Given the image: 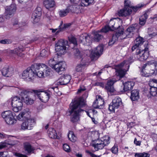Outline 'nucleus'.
Returning <instances> with one entry per match:
<instances>
[{
  "label": "nucleus",
  "instance_id": "1",
  "mask_svg": "<svg viewBox=\"0 0 157 157\" xmlns=\"http://www.w3.org/2000/svg\"><path fill=\"white\" fill-rule=\"evenodd\" d=\"M85 105V100L83 98H80L75 99L73 103L70 104L71 110V121L73 122L77 121L79 119V113L83 111L81 108Z\"/></svg>",
  "mask_w": 157,
  "mask_h": 157
},
{
  "label": "nucleus",
  "instance_id": "2",
  "mask_svg": "<svg viewBox=\"0 0 157 157\" xmlns=\"http://www.w3.org/2000/svg\"><path fill=\"white\" fill-rule=\"evenodd\" d=\"M141 75L148 77L157 73V62L152 60L148 61L142 67Z\"/></svg>",
  "mask_w": 157,
  "mask_h": 157
},
{
  "label": "nucleus",
  "instance_id": "3",
  "mask_svg": "<svg viewBox=\"0 0 157 157\" xmlns=\"http://www.w3.org/2000/svg\"><path fill=\"white\" fill-rule=\"evenodd\" d=\"M129 67L128 62L125 61H124L120 64L115 66L116 75L119 76L120 78H122L125 75Z\"/></svg>",
  "mask_w": 157,
  "mask_h": 157
},
{
  "label": "nucleus",
  "instance_id": "4",
  "mask_svg": "<svg viewBox=\"0 0 157 157\" xmlns=\"http://www.w3.org/2000/svg\"><path fill=\"white\" fill-rule=\"evenodd\" d=\"M2 116L8 124L13 125L16 122V120L14 117L15 113L10 111L3 112L2 113Z\"/></svg>",
  "mask_w": 157,
  "mask_h": 157
},
{
  "label": "nucleus",
  "instance_id": "5",
  "mask_svg": "<svg viewBox=\"0 0 157 157\" xmlns=\"http://www.w3.org/2000/svg\"><path fill=\"white\" fill-rule=\"evenodd\" d=\"M12 105L13 110L17 112L21 110L23 105L22 99L19 97L15 96L13 97L12 100Z\"/></svg>",
  "mask_w": 157,
  "mask_h": 157
},
{
  "label": "nucleus",
  "instance_id": "6",
  "mask_svg": "<svg viewBox=\"0 0 157 157\" xmlns=\"http://www.w3.org/2000/svg\"><path fill=\"white\" fill-rule=\"evenodd\" d=\"M109 143V137L108 136L104 137L97 140L95 143L93 144V146L96 151H98L102 149Z\"/></svg>",
  "mask_w": 157,
  "mask_h": 157
},
{
  "label": "nucleus",
  "instance_id": "7",
  "mask_svg": "<svg viewBox=\"0 0 157 157\" xmlns=\"http://www.w3.org/2000/svg\"><path fill=\"white\" fill-rule=\"evenodd\" d=\"M136 53L137 58L140 61L146 60L149 56L148 48L147 47L141 51L137 49Z\"/></svg>",
  "mask_w": 157,
  "mask_h": 157
},
{
  "label": "nucleus",
  "instance_id": "8",
  "mask_svg": "<svg viewBox=\"0 0 157 157\" xmlns=\"http://www.w3.org/2000/svg\"><path fill=\"white\" fill-rule=\"evenodd\" d=\"M34 71L32 65L31 67L27 68L23 71L22 75V78L28 81H31L33 79Z\"/></svg>",
  "mask_w": 157,
  "mask_h": 157
},
{
  "label": "nucleus",
  "instance_id": "9",
  "mask_svg": "<svg viewBox=\"0 0 157 157\" xmlns=\"http://www.w3.org/2000/svg\"><path fill=\"white\" fill-rule=\"evenodd\" d=\"M35 96H37L42 102H46L50 98V94L46 92L39 90H33Z\"/></svg>",
  "mask_w": 157,
  "mask_h": 157
},
{
  "label": "nucleus",
  "instance_id": "10",
  "mask_svg": "<svg viewBox=\"0 0 157 157\" xmlns=\"http://www.w3.org/2000/svg\"><path fill=\"white\" fill-rule=\"evenodd\" d=\"M67 44V41L63 40H59L56 44L55 50L60 54H63L66 49V45Z\"/></svg>",
  "mask_w": 157,
  "mask_h": 157
},
{
  "label": "nucleus",
  "instance_id": "11",
  "mask_svg": "<svg viewBox=\"0 0 157 157\" xmlns=\"http://www.w3.org/2000/svg\"><path fill=\"white\" fill-rule=\"evenodd\" d=\"M16 10L15 4H12L7 7L4 14V16L6 19H9L14 15Z\"/></svg>",
  "mask_w": 157,
  "mask_h": 157
},
{
  "label": "nucleus",
  "instance_id": "12",
  "mask_svg": "<svg viewBox=\"0 0 157 157\" xmlns=\"http://www.w3.org/2000/svg\"><path fill=\"white\" fill-rule=\"evenodd\" d=\"M121 104V99L117 96L113 100L112 103L109 105V109L111 112H114L115 110L117 109Z\"/></svg>",
  "mask_w": 157,
  "mask_h": 157
},
{
  "label": "nucleus",
  "instance_id": "13",
  "mask_svg": "<svg viewBox=\"0 0 157 157\" xmlns=\"http://www.w3.org/2000/svg\"><path fill=\"white\" fill-rule=\"evenodd\" d=\"M35 124L34 121L31 118L25 120L21 125V129L22 130H31Z\"/></svg>",
  "mask_w": 157,
  "mask_h": 157
},
{
  "label": "nucleus",
  "instance_id": "14",
  "mask_svg": "<svg viewBox=\"0 0 157 157\" xmlns=\"http://www.w3.org/2000/svg\"><path fill=\"white\" fill-rule=\"evenodd\" d=\"M103 50V47L102 45H100L95 48L94 50H92L90 55V57L92 59H94L98 58L102 54Z\"/></svg>",
  "mask_w": 157,
  "mask_h": 157
},
{
  "label": "nucleus",
  "instance_id": "15",
  "mask_svg": "<svg viewBox=\"0 0 157 157\" xmlns=\"http://www.w3.org/2000/svg\"><path fill=\"white\" fill-rule=\"evenodd\" d=\"M71 77L69 75H63L55 82V83L57 85H66L70 81Z\"/></svg>",
  "mask_w": 157,
  "mask_h": 157
},
{
  "label": "nucleus",
  "instance_id": "16",
  "mask_svg": "<svg viewBox=\"0 0 157 157\" xmlns=\"http://www.w3.org/2000/svg\"><path fill=\"white\" fill-rule=\"evenodd\" d=\"M104 104V101L102 97L100 96H97L92 105L95 109H101L103 108Z\"/></svg>",
  "mask_w": 157,
  "mask_h": 157
},
{
  "label": "nucleus",
  "instance_id": "17",
  "mask_svg": "<svg viewBox=\"0 0 157 157\" xmlns=\"http://www.w3.org/2000/svg\"><path fill=\"white\" fill-rule=\"evenodd\" d=\"M139 27V26L136 24L129 27L125 31L126 35L128 36V38L132 37L134 32H137Z\"/></svg>",
  "mask_w": 157,
  "mask_h": 157
},
{
  "label": "nucleus",
  "instance_id": "18",
  "mask_svg": "<svg viewBox=\"0 0 157 157\" xmlns=\"http://www.w3.org/2000/svg\"><path fill=\"white\" fill-rule=\"evenodd\" d=\"M117 80L114 78L108 80L105 86V89L108 92H113L114 91V89L113 86V84Z\"/></svg>",
  "mask_w": 157,
  "mask_h": 157
},
{
  "label": "nucleus",
  "instance_id": "19",
  "mask_svg": "<svg viewBox=\"0 0 157 157\" xmlns=\"http://www.w3.org/2000/svg\"><path fill=\"white\" fill-rule=\"evenodd\" d=\"M79 42L83 45H89L91 42L90 37L86 33L82 34L79 36Z\"/></svg>",
  "mask_w": 157,
  "mask_h": 157
},
{
  "label": "nucleus",
  "instance_id": "20",
  "mask_svg": "<svg viewBox=\"0 0 157 157\" xmlns=\"http://www.w3.org/2000/svg\"><path fill=\"white\" fill-rule=\"evenodd\" d=\"M13 72V68L12 67L8 66L4 67L2 70V75L7 77L11 76Z\"/></svg>",
  "mask_w": 157,
  "mask_h": 157
},
{
  "label": "nucleus",
  "instance_id": "21",
  "mask_svg": "<svg viewBox=\"0 0 157 157\" xmlns=\"http://www.w3.org/2000/svg\"><path fill=\"white\" fill-rule=\"evenodd\" d=\"M40 8H37V10H34L33 13L32 18L34 23L38 22L40 19V17L41 15V12L40 11Z\"/></svg>",
  "mask_w": 157,
  "mask_h": 157
},
{
  "label": "nucleus",
  "instance_id": "22",
  "mask_svg": "<svg viewBox=\"0 0 157 157\" xmlns=\"http://www.w3.org/2000/svg\"><path fill=\"white\" fill-rule=\"evenodd\" d=\"M32 68L34 71L37 70L44 73L47 66L43 63H35L32 65Z\"/></svg>",
  "mask_w": 157,
  "mask_h": 157
},
{
  "label": "nucleus",
  "instance_id": "23",
  "mask_svg": "<svg viewBox=\"0 0 157 157\" xmlns=\"http://www.w3.org/2000/svg\"><path fill=\"white\" fill-rule=\"evenodd\" d=\"M66 64L64 62H60L55 64L53 67L55 70L58 73L63 71L65 69Z\"/></svg>",
  "mask_w": 157,
  "mask_h": 157
},
{
  "label": "nucleus",
  "instance_id": "24",
  "mask_svg": "<svg viewBox=\"0 0 157 157\" xmlns=\"http://www.w3.org/2000/svg\"><path fill=\"white\" fill-rule=\"evenodd\" d=\"M132 12L131 8L128 7H125L124 9L120 10L118 12V14L120 16H126L131 14Z\"/></svg>",
  "mask_w": 157,
  "mask_h": 157
},
{
  "label": "nucleus",
  "instance_id": "25",
  "mask_svg": "<svg viewBox=\"0 0 157 157\" xmlns=\"http://www.w3.org/2000/svg\"><path fill=\"white\" fill-rule=\"evenodd\" d=\"M130 98L132 101H136L138 100L140 98L139 91L137 90L131 91Z\"/></svg>",
  "mask_w": 157,
  "mask_h": 157
},
{
  "label": "nucleus",
  "instance_id": "26",
  "mask_svg": "<svg viewBox=\"0 0 157 157\" xmlns=\"http://www.w3.org/2000/svg\"><path fill=\"white\" fill-rule=\"evenodd\" d=\"M123 90L128 91L131 90L134 85V83L133 82H127L123 84Z\"/></svg>",
  "mask_w": 157,
  "mask_h": 157
},
{
  "label": "nucleus",
  "instance_id": "27",
  "mask_svg": "<svg viewBox=\"0 0 157 157\" xmlns=\"http://www.w3.org/2000/svg\"><path fill=\"white\" fill-rule=\"evenodd\" d=\"M44 4L45 8L47 9L53 8L55 5L54 0H44Z\"/></svg>",
  "mask_w": 157,
  "mask_h": 157
},
{
  "label": "nucleus",
  "instance_id": "28",
  "mask_svg": "<svg viewBox=\"0 0 157 157\" xmlns=\"http://www.w3.org/2000/svg\"><path fill=\"white\" fill-rule=\"evenodd\" d=\"M149 84L150 87V92L151 95L152 96H155L157 94V87L154 84H151L150 81Z\"/></svg>",
  "mask_w": 157,
  "mask_h": 157
},
{
  "label": "nucleus",
  "instance_id": "29",
  "mask_svg": "<svg viewBox=\"0 0 157 157\" xmlns=\"http://www.w3.org/2000/svg\"><path fill=\"white\" fill-rule=\"evenodd\" d=\"M48 133L49 136L52 138H57V136L56 131L53 128H50Z\"/></svg>",
  "mask_w": 157,
  "mask_h": 157
},
{
  "label": "nucleus",
  "instance_id": "30",
  "mask_svg": "<svg viewBox=\"0 0 157 157\" xmlns=\"http://www.w3.org/2000/svg\"><path fill=\"white\" fill-rule=\"evenodd\" d=\"M24 145L25 151H27L28 154H30L34 151V148L29 143L26 142L24 143Z\"/></svg>",
  "mask_w": 157,
  "mask_h": 157
},
{
  "label": "nucleus",
  "instance_id": "31",
  "mask_svg": "<svg viewBox=\"0 0 157 157\" xmlns=\"http://www.w3.org/2000/svg\"><path fill=\"white\" fill-rule=\"evenodd\" d=\"M23 51L24 49L22 47H20L15 48L14 50L11 51V52L12 53H15L18 56L21 57L23 56L22 52Z\"/></svg>",
  "mask_w": 157,
  "mask_h": 157
},
{
  "label": "nucleus",
  "instance_id": "32",
  "mask_svg": "<svg viewBox=\"0 0 157 157\" xmlns=\"http://www.w3.org/2000/svg\"><path fill=\"white\" fill-rule=\"evenodd\" d=\"M118 22L116 20L115 21L111 19L109 22V26H110L111 28H112L113 29H117L119 27L120 25H118Z\"/></svg>",
  "mask_w": 157,
  "mask_h": 157
},
{
  "label": "nucleus",
  "instance_id": "33",
  "mask_svg": "<svg viewBox=\"0 0 157 157\" xmlns=\"http://www.w3.org/2000/svg\"><path fill=\"white\" fill-rule=\"evenodd\" d=\"M80 9V6H74V4H71L69 5L66 8L67 10L68 11V12L70 11L71 12H75Z\"/></svg>",
  "mask_w": 157,
  "mask_h": 157
},
{
  "label": "nucleus",
  "instance_id": "34",
  "mask_svg": "<svg viewBox=\"0 0 157 157\" xmlns=\"http://www.w3.org/2000/svg\"><path fill=\"white\" fill-rule=\"evenodd\" d=\"M103 37V36L100 32H96L94 33V40L96 41H99Z\"/></svg>",
  "mask_w": 157,
  "mask_h": 157
},
{
  "label": "nucleus",
  "instance_id": "35",
  "mask_svg": "<svg viewBox=\"0 0 157 157\" xmlns=\"http://www.w3.org/2000/svg\"><path fill=\"white\" fill-rule=\"evenodd\" d=\"M147 17L148 15L146 13H145L143 15L141 16L139 18V23L140 25L143 26L145 24Z\"/></svg>",
  "mask_w": 157,
  "mask_h": 157
},
{
  "label": "nucleus",
  "instance_id": "36",
  "mask_svg": "<svg viewBox=\"0 0 157 157\" xmlns=\"http://www.w3.org/2000/svg\"><path fill=\"white\" fill-rule=\"evenodd\" d=\"M28 113H27L23 112L20 113L17 116V119L20 121L25 120L27 119H28L27 117Z\"/></svg>",
  "mask_w": 157,
  "mask_h": 157
},
{
  "label": "nucleus",
  "instance_id": "37",
  "mask_svg": "<svg viewBox=\"0 0 157 157\" xmlns=\"http://www.w3.org/2000/svg\"><path fill=\"white\" fill-rule=\"evenodd\" d=\"M68 137L70 141L73 142H76L77 140L76 136L75 135L73 132L72 131L69 132L68 134Z\"/></svg>",
  "mask_w": 157,
  "mask_h": 157
},
{
  "label": "nucleus",
  "instance_id": "38",
  "mask_svg": "<svg viewBox=\"0 0 157 157\" xmlns=\"http://www.w3.org/2000/svg\"><path fill=\"white\" fill-rule=\"evenodd\" d=\"M94 0H82L81 6H88L94 3Z\"/></svg>",
  "mask_w": 157,
  "mask_h": 157
},
{
  "label": "nucleus",
  "instance_id": "39",
  "mask_svg": "<svg viewBox=\"0 0 157 157\" xmlns=\"http://www.w3.org/2000/svg\"><path fill=\"white\" fill-rule=\"evenodd\" d=\"M124 29H121V31L117 32V33L118 34V36L119 38L121 39H123L125 38L126 37H128V36L126 34V32L124 33Z\"/></svg>",
  "mask_w": 157,
  "mask_h": 157
},
{
  "label": "nucleus",
  "instance_id": "40",
  "mask_svg": "<svg viewBox=\"0 0 157 157\" xmlns=\"http://www.w3.org/2000/svg\"><path fill=\"white\" fill-rule=\"evenodd\" d=\"M118 34L116 33L115 35L113 36L111 40L109 42V45H112L117 40L118 37Z\"/></svg>",
  "mask_w": 157,
  "mask_h": 157
},
{
  "label": "nucleus",
  "instance_id": "41",
  "mask_svg": "<svg viewBox=\"0 0 157 157\" xmlns=\"http://www.w3.org/2000/svg\"><path fill=\"white\" fill-rule=\"evenodd\" d=\"M85 64H80L77 65L76 67L75 70L77 72H82L85 69Z\"/></svg>",
  "mask_w": 157,
  "mask_h": 157
},
{
  "label": "nucleus",
  "instance_id": "42",
  "mask_svg": "<svg viewBox=\"0 0 157 157\" xmlns=\"http://www.w3.org/2000/svg\"><path fill=\"white\" fill-rule=\"evenodd\" d=\"M22 99L24 101V102L27 104H32L33 102V100L31 99L28 96L25 97H22Z\"/></svg>",
  "mask_w": 157,
  "mask_h": 157
},
{
  "label": "nucleus",
  "instance_id": "43",
  "mask_svg": "<svg viewBox=\"0 0 157 157\" xmlns=\"http://www.w3.org/2000/svg\"><path fill=\"white\" fill-rule=\"evenodd\" d=\"M13 25H17V27H20L25 26V22H19L18 20H15L13 22Z\"/></svg>",
  "mask_w": 157,
  "mask_h": 157
},
{
  "label": "nucleus",
  "instance_id": "44",
  "mask_svg": "<svg viewBox=\"0 0 157 157\" xmlns=\"http://www.w3.org/2000/svg\"><path fill=\"white\" fill-rule=\"evenodd\" d=\"M73 52L76 58L80 59L82 58V54L78 49L75 48L73 50Z\"/></svg>",
  "mask_w": 157,
  "mask_h": 157
},
{
  "label": "nucleus",
  "instance_id": "45",
  "mask_svg": "<svg viewBox=\"0 0 157 157\" xmlns=\"http://www.w3.org/2000/svg\"><path fill=\"white\" fill-rule=\"evenodd\" d=\"M144 39L143 38L139 37L137 38L136 39L135 43L139 46L142 44L144 42Z\"/></svg>",
  "mask_w": 157,
  "mask_h": 157
},
{
  "label": "nucleus",
  "instance_id": "46",
  "mask_svg": "<svg viewBox=\"0 0 157 157\" xmlns=\"http://www.w3.org/2000/svg\"><path fill=\"white\" fill-rule=\"evenodd\" d=\"M135 156V157H149V154L147 153H136Z\"/></svg>",
  "mask_w": 157,
  "mask_h": 157
},
{
  "label": "nucleus",
  "instance_id": "47",
  "mask_svg": "<svg viewBox=\"0 0 157 157\" xmlns=\"http://www.w3.org/2000/svg\"><path fill=\"white\" fill-rule=\"evenodd\" d=\"M34 75L36 74L39 78H43L44 77V74L43 72L36 70V71H34Z\"/></svg>",
  "mask_w": 157,
  "mask_h": 157
},
{
  "label": "nucleus",
  "instance_id": "48",
  "mask_svg": "<svg viewBox=\"0 0 157 157\" xmlns=\"http://www.w3.org/2000/svg\"><path fill=\"white\" fill-rule=\"evenodd\" d=\"M68 13V11H67L66 9L60 11L59 13L60 17H63L66 16Z\"/></svg>",
  "mask_w": 157,
  "mask_h": 157
},
{
  "label": "nucleus",
  "instance_id": "49",
  "mask_svg": "<svg viewBox=\"0 0 157 157\" xmlns=\"http://www.w3.org/2000/svg\"><path fill=\"white\" fill-rule=\"evenodd\" d=\"M12 43V40L10 39H5L0 40V43L2 44H8Z\"/></svg>",
  "mask_w": 157,
  "mask_h": 157
},
{
  "label": "nucleus",
  "instance_id": "50",
  "mask_svg": "<svg viewBox=\"0 0 157 157\" xmlns=\"http://www.w3.org/2000/svg\"><path fill=\"white\" fill-rule=\"evenodd\" d=\"M28 92L29 91H28L21 89H19L18 91V93H19V94L22 96L27 95Z\"/></svg>",
  "mask_w": 157,
  "mask_h": 157
},
{
  "label": "nucleus",
  "instance_id": "51",
  "mask_svg": "<svg viewBox=\"0 0 157 157\" xmlns=\"http://www.w3.org/2000/svg\"><path fill=\"white\" fill-rule=\"evenodd\" d=\"M69 41L75 45L77 44V42L76 38L73 36H71L69 38Z\"/></svg>",
  "mask_w": 157,
  "mask_h": 157
},
{
  "label": "nucleus",
  "instance_id": "52",
  "mask_svg": "<svg viewBox=\"0 0 157 157\" xmlns=\"http://www.w3.org/2000/svg\"><path fill=\"white\" fill-rule=\"evenodd\" d=\"M63 148L65 151L67 152H69L71 151L69 146L66 144H63Z\"/></svg>",
  "mask_w": 157,
  "mask_h": 157
},
{
  "label": "nucleus",
  "instance_id": "53",
  "mask_svg": "<svg viewBox=\"0 0 157 157\" xmlns=\"http://www.w3.org/2000/svg\"><path fill=\"white\" fill-rule=\"evenodd\" d=\"M113 29H111L110 26H109V24L108 26H106L104 28H102L101 31L102 32L106 33L108 32L109 30H112Z\"/></svg>",
  "mask_w": 157,
  "mask_h": 157
},
{
  "label": "nucleus",
  "instance_id": "54",
  "mask_svg": "<svg viewBox=\"0 0 157 157\" xmlns=\"http://www.w3.org/2000/svg\"><path fill=\"white\" fill-rule=\"evenodd\" d=\"M48 63L49 65H50L52 68H53L54 67L56 63L55 60L54 59H50L48 61Z\"/></svg>",
  "mask_w": 157,
  "mask_h": 157
},
{
  "label": "nucleus",
  "instance_id": "55",
  "mask_svg": "<svg viewBox=\"0 0 157 157\" xmlns=\"http://www.w3.org/2000/svg\"><path fill=\"white\" fill-rule=\"evenodd\" d=\"M17 141L16 140H11L10 141L4 142V143L6 144V147L7 145H14L17 143Z\"/></svg>",
  "mask_w": 157,
  "mask_h": 157
},
{
  "label": "nucleus",
  "instance_id": "56",
  "mask_svg": "<svg viewBox=\"0 0 157 157\" xmlns=\"http://www.w3.org/2000/svg\"><path fill=\"white\" fill-rule=\"evenodd\" d=\"M111 151L114 154H116L118 153V148L117 145H114L111 149Z\"/></svg>",
  "mask_w": 157,
  "mask_h": 157
},
{
  "label": "nucleus",
  "instance_id": "57",
  "mask_svg": "<svg viewBox=\"0 0 157 157\" xmlns=\"http://www.w3.org/2000/svg\"><path fill=\"white\" fill-rule=\"evenodd\" d=\"M71 3L72 4H74L75 6H80L81 5H79L78 4L80 0H69Z\"/></svg>",
  "mask_w": 157,
  "mask_h": 157
},
{
  "label": "nucleus",
  "instance_id": "58",
  "mask_svg": "<svg viewBox=\"0 0 157 157\" xmlns=\"http://www.w3.org/2000/svg\"><path fill=\"white\" fill-rule=\"evenodd\" d=\"M44 74L45 76H50L52 74L51 70L47 66V69H46L44 72Z\"/></svg>",
  "mask_w": 157,
  "mask_h": 157
},
{
  "label": "nucleus",
  "instance_id": "59",
  "mask_svg": "<svg viewBox=\"0 0 157 157\" xmlns=\"http://www.w3.org/2000/svg\"><path fill=\"white\" fill-rule=\"evenodd\" d=\"M40 55L42 57H46L48 56V52L45 49H43L40 52Z\"/></svg>",
  "mask_w": 157,
  "mask_h": 157
},
{
  "label": "nucleus",
  "instance_id": "60",
  "mask_svg": "<svg viewBox=\"0 0 157 157\" xmlns=\"http://www.w3.org/2000/svg\"><path fill=\"white\" fill-rule=\"evenodd\" d=\"M63 26L62 25V22L61 25H60L59 26V28L57 30H56V35H57L58 34V33L60 32L63 31L64 29H63V28L62 27H61V26Z\"/></svg>",
  "mask_w": 157,
  "mask_h": 157
},
{
  "label": "nucleus",
  "instance_id": "61",
  "mask_svg": "<svg viewBox=\"0 0 157 157\" xmlns=\"http://www.w3.org/2000/svg\"><path fill=\"white\" fill-rule=\"evenodd\" d=\"M142 6V5H141L140 6L139 5L138 6H136L135 7H132V6L131 9H132V10H133L134 12H136V11H137L138 10V9L139 8H140Z\"/></svg>",
  "mask_w": 157,
  "mask_h": 157
},
{
  "label": "nucleus",
  "instance_id": "62",
  "mask_svg": "<svg viewBox=\"0 0 157 157\" xmlns=\"http://www.w3.org/2000/svg\"><path fill=\"white\" fill-rule=\"evenodd\" d=\"M125 7H128L131 8L130 2L129 1H124Z\"/></svg>",
  "mask_w": 157,
  "mask_h": 157
},
{
  "label": "nucleus",
  "instance_id": "63",
  "mask_svg": "<svg viewBox=\"0 0 157 157\" xmlns=\"http://www.w3.org/2000/svg\"><path fill=\"white\" fill-rule=\"evenodd\" d=\"M94 85L95 86H99L102 87H103L104 86V84L103 82H96Z\"/></svg>",
  "mask_w": 157,
  "mask_h": 157
},
{
  "label": "nucleus",
  "instance_id": "64",
  "mask_svg": "<svg viewBox=\"0 0 157 157\" xmlns=\"http://www.w3.org/2000/svg\"><path fill=\"white\" fill-rule=\"evenodd\" d=\"M86 89L84 88V87H83L82 88L81 87L80 89H79L78 91L77 92V94H79L81 93L82 92L84 91Z\"/></svg>",
  "mask_w": 157,
  "mask_h": 157
}]
</instances>
